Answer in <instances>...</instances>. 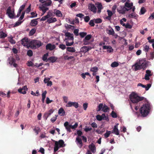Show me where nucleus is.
Masks as SVG:
<instances>
[{"label":"nucleus","mask_w":154,"mask_h":154,"mask_svg":"<svg viewBox=\"0 0 154 154\" xmlns=\"http://www.w3.org/2000/svg\"><path fill=\"white\" fill-rule=\"evenodd\" d=\"M146 65V62L145 59L139 60L135 64L132 66L135 71H137L141 69H144Z\"/></svg>","instance_id":"1"},{"label":"nucleus","mask_w":154,"mask_h":154,"mask_svg":"<svg viewBox=\"0 0 154 154\" xmlns=\"http://www.w3.org/2000/svg\"><path fill=\"white\" fill-rule=\"evenodd\" d=\"M150 108V105L149 103L143 104L140 109L141 116L143 117L146 116L148 114Z\"/></svg>","instance_id":"2"},{"label":"nucleus","mask_w":154,"mask_h":154,"mask_svg":"<svg viewBox=\"0 0 154 154\" xmlns=\"http://www.w3.org/2000/svg\"><path fill=\"white\" fill-rule=\"evenodd\" d=\"M65 36L66 38L65 39L64 41L66 42V45L68 46L72 45L74 43L73 34L67 32L65 33Z\"/></svg>","instance_id":"3"},{"label":"nucleus","mask_w":154,"mask_h":154,"mask_svg":"<svg viewBox=\"0 0 154 154\" xmlns=\"http://www.w3.org/2000/svg\"><path fill=\"white\" fill-rule=\"evenodd\" d=\"M129 98L131 101L133 103H136L143 98V97H139L137 94L134 92H133L130 95Z\"/></svg>","instance_id":"4"},{"label":"nucleus","mask_w":154,"mask_h":154,"mask_svg":"<svg viewBox=\"0 0 154 154\" xmlns=\"http://www.w3.org/2000/svg\"><path fill=\"white\" fill-rule=\"evenodd\" d=\"M55 145L54 148V152L58 150L59 149L60 147H63L65 146L64 142L62 140H60L59 141H54Z\"/></svg>","instance_id":"5"},{"label":"nucleus","mask_w":154,"mask_h":154,"mask_svg":"<svg viewBox=\"0 0 154 154\" xmlns=\"http://www.w3.org/2000/svg\"><path fill=\"white\" fill-rule=\"evenodd\" d=\"M32 40H29L27 38H25L22 39L21 40V44L24 46H26L27 47H28L31 46V42Z\"/></svg>","instance_id":"6"},{"label":"nucleus","mask_w":154,"mask_h":154,"mask_svg":"<svg viewBox=\"0 0 154 154\" xmlns=\"http://www.w3.org/2000/svg\"><path fill=\"white\" fill-rule=\"evenodd\" d=\"M6 14L10 18H13L14 16V9L9 7L7 10Z\"/></svg>","instance_id":"7"},{"label":"nucleus","mask_w":154,"mask_h":154,"mask_svg":"<svg viewBox=\"0 0 154 154\" xmlns=\"http://www.w3.org/2000/svg\"><path fill=\"white\" fill-rule=\"evenodd\" d=\"M72 106H73L76 108H77L79 106V104L77 102L69 101L66 103L65 105V106L67 107H71Z\"/></svg>","instance_id":"8"},{"label":"nucleus","mask_w":154,"mask_h":154,"mask_svg":"<svg viewBox=\"0 0 154 154\" xmlns=\"http://www.w3.org/2000/svg\"><path fill=\"white\" fill-rule=\"evenodd\" d=\"M31 42V46H34L39 47L41 46L42 45L41 42L40 41L37 40H32Z\"/></svg>","instance_id":"9"},{"label":"nucleus","mask_w":154,"mask_h":154,"mask_svg":"<svg viewBox=\"0 0 154 154\" xmlns=\"http://www.w3.org/2000/svg\"><path fill=\"white\" fill-rule=\"evenodd\" d=\"M53 15L52 12L51 11H49L47 15L43 17L41 19V21H45L46 20H48V19L50 18Z\"/></svg>","instance_id":"10"},{"label":"nucleus","mask_w":154,"mask_h":154,"mask_svg":"<svg viewBox=\"0 0 154 154\" xmlns=\"http://www.w3.org/2000/svg\"><path fill=\"white\" fill-rule=\"evenodd\" d=\"M91 35H88L86 36L83 40L84 44L85 45H88L90 44L89 40L91 38Z\"/></svg>","instance_id":"11"},{"label":"nucleus","mask_w":154,"mask_h":154,"mask_svg":"<svg viewBox=\"0 0 154 154\" xmlns=\"http://www.w3.org/2000/svg\"><path fill=\"white\" fill-rule=\"evenodd\" d=\"M15 60L12 57H10L8 60L9 63L11 66L13 65L14 67H16L17 66V64L15 63Z\"/></svg>","instance_id":"12"},{"label":"nucleus","mask_w":154,"mask_h":154,"mask_svg":"<svg viewBox=\"0 0 154 154\" xmlns=\"http://www.w3.org/2000/svg\"><path fill=\"white\" fill-rule=\"evenodd\" d=\"M119 124L118 123L116 124L113 128L112 133L115 134L116 135H119V131L118 129V126Z\"/></svg>","instance_id":"13"},{"label":"nucleus","mask_w":154,"mask_h":154,"mask_svg":"<svg viewBox=\"0 0 154 154\" xmlns=\"http://www.w3.org/2000/svg\"><path fill=\"white\" fill-rule=\"evenodd\" d=\"M132 6L133 3L128 0L125 2L124 7L126 8L127 11H128L131 8Z\"/></svg>","instance_id":"14"},{"label":"nucleus","mask_w":154,"mask_h":154,"mask_svg":"<svg viewBox=\"0 0 154 154\" xmlns=\"http://www.w3.org/2000/svg\"><path fill=\"white\" fill-rule=\"evenodd\" d=\"M126 9V8L124 6H120L117 8V11L120 14H124L127 11Z\"/></svg>","instance_id":"15"},{"label":"nucleus","mask_w":154,"mask_h":154,"mask_svg":"<svg viewBox=\"0 0 154 154\" xmlns=\"http://www.w3.org/2000/svg\"><path fill=\"white\" fill-rule=\"evenodd\" d=\"M53 12L57 17H61L63 16L62 12L58 10L54 9L53 10Z\"/></svg>","instance_id":"16"},{"label":"nucleus","mask_w":154,"mask_h":154,"mask_svg":"<svg viewBox=\"0 0 154 154\" xmlns=\"http://www.w3.org/2000/svg\"><path fill=\"white\" fill-rule=\"evenodd\" d=\"M25 13V12H22V14L19 19V21L16 23L14 24V26H18L20 24L22 23V21H20V20H22L24 18Z\"/></svg>","instance_id":"17"},{"label":"nucleus","mask_w":154,"mask_h":154,"mask_svg":"<svg viewBox=\"0 0 154 154\" xmlns=\"http://www.w3.org/2000/svg\"><path fill=\"white\" fill-rule=\"evenodd\" d=\"M88 8L91 11L94 13H96L97 12V8L94 5L92 4H90L88 6Z\"/></svg>","instance_id":"18"},{"label":"nucleus","mask_w":154,"mask_h":154,"mask_svg":"<svg viewBox=\"0 0 154 154\" xmlns=\"http://www.w3.org/2000/svg\"><path fill=\"white\" fill-rule=\"evenodd\" d=\"M28 90V88L26 86H25L22 88H20L18 90V92L23 94L26 93V91Z\"/></svg>","instance_id":"19"},{"label":"nucleus","mask_w":154,"mask_h":154,"mask_svg":"<svg viewBox=\"0 0 154 154\" xmlns=\"http://www.w3.org/2000/svg\"><path fill=\"white\" fill-rule=\"evenodd\" d=\"M95 5L98 9L97 12L99 13H100L101 12V10L103 8L102 5L101 3L97 2L95 3Z\"/></svg>","instance_id":"20"},{"label":"nucleus","mask_w":154,"mask_h":154,"mask_svg":"<svg viewBox=\"0 0 154 154\" xmlns=\"http://www.w3.org/2000/svg\"><path fill=\"white\" fill-rule=\"evenodd\" d=\"M75 142L80 148H81L82 146V143L81 139L79 137H78L76 138L75 140Z\"/></svg>","instance_id":"21"},{"label":"nucleus","mask_w":154,"mask_h":154,"mask_svg":"<svg viewBox=\"0 0 154 154\" xmlns=\"http://www.w3.org/2000/svg\"><path fill=\"white\" fill-rule=\"evenodd\" d=\"M56 46L54 45H52L51 44H47L46 46V49L47 50H49L51 51L55 48Z\"/></svg>","instance_id":"22"},{"label":"nucleus","mask_w":154,"mask_h":154,"mask_svg":"<svg viewBox=\"0 0 154 154\" xmlns=\"http://www.w3.org/2000/svg\"><path fill=\"white\" fill-rule=\"evenodd\" d=\"M39 8L40 10H41L43 12L42 15H43L48 10V8L45 7L43 5H40L39 6Z\"/></svg>","instance_id":"23"},{"label":"nucleus","mask_w":154,"mask_h":154,"mask_svg":"<svg viewBox=\"0 0 154 154\" xmlns=\"http://www.w3.org/2000/svg\"><path fill=\"white\" fill-rule=\"evenodd\" d=\"M64 125L67 131L70 132L71 131L70 129L71 128V125H69V123L67 122H66Z\"/></svg>","instance_id":"24"},{"label":"nucleus","mask_w":154,"mask_h":154,"mask_svg":"<svg viewBox=\"0 0 154 154\" xmlns=\"http://www.w3.org/2000/svg\"><path fill=\"white\" fill-rule=\"evenodd\" d=\"M105 117V114H103L102 115H97L96 118L97 119L98 121H101L102 120L104 119Z\"/></svg>","instance_id":"25"},{"label":"nucleus","mask_w":154,"mask_h":154,"mask_svg":"<svg viewBox=\"0 0 154 154\" xmlns=\"http://www.w3.org/2000/svg\"><path fill=\"white\" fill-rule=\"evenodd\" d=\"M106 32L108 34L111 35H114L115 33L113 29L110 27H109V29L106 30Z\"/></svg>","instance_id":"26"},{"label":"nucleus","mask_w":154,"mask_h":154,"mask_svg":"<svg viewBox=\"0 0 154 154\" xmlns=\"http://www.w3.org/2000/svg\"><path fill=\"white\" fill-rule=\"evenodd\" d=\"M91 49V48H88L87 46H83L81 49V51L85 53Z\"/></svg>","instance_id":"27"},{"label":"nucleus","mask_w":154,"mask_h":154,"mask_svg":"<svg viewBox=\"0 0 154 154\" xmlns=\"http://www.w3.org/2000/svg\"><path fill=\"white\" fill-rule=\"evenodd\" d=\"M98 70V68L96 66L92 67L90 69V71L93 72V75H95L96 74V72Z\"/></svg>","instance_id":"28"},{"label":"nucleus","mask_w":154,"mask_h":154,"mask_svg":"<svg viewBox=\"0 0 154 154\" xmlns=\"http://www.w3.org/2000/svg\"><path fill=\"white\" fill-rule=\"evenodd\" d=\"M65 113V111L62 108H60L58 110V113L60 116H64Z\"/></svg>","instance_id":"29"},{"label":"nucleus","mask_w":154,"mask_h":154,"mask_svg":"<svg viewBox=\"0 0 154 154\" xmlns=\"http://www.w3.org/2000/svg\"><path fill=\"white\" fill-rule=\"evenodd\" d=\"M57 19L55 17H51L48 19L47 20V22L49 23H53L57 21Z\"/></svg>","instance_id":"30"},{"label":"nucleus","mask_w":154,"mask_h":154,"mask_svg":"<svg viewBox=\"0 0 154 154\" xmlns=\"http://www.w3.org/2000/svg\"><path fill=\"white\" fill-rule=\"evenodd\" d=\"M38 19H36L32 20L30 23V25L31 26H36L38 24V21H37V20H38Z\"/></svg>","instance_id":"31"},{"label":"nucleus","mask_w":154,"mask_h":154,"mask_svg":"<svg viewBox=\"0 0 154 154\" xmlns=\"http://www.w3.org/2000/svg\"><path fill=\"white\" fill-rule=\"evenodd\" d=\"M89 149L91 150L93 152H94L96 151V149L95 146L94 144L93 143L91 144L90 145H89Z\"/></svg>","instance_id":"32"},{"label":"nucleus","mask_w":154,"mask_h":154,"mask_svg":"<svg viewBox=\"0 0 154 154\" xmlns=\"http://www.w3.org/2000/svg\"><path fill=\"white\" fill-rule=\"evenodd\" d=\"M66 50L67 51L72 53L75 51V50L73 47H68L66 48Z\"/></svg>","instance_id":"33"},{"label":"nucleus","mask_w":154,"mask_h":154,"mask_svg":"<svg viewBox=\"0 0 154 154\" xmlns=\"http://www.w3.org/2000/svg\"><path fill=\"white\" fill-rule=\"evenodd\" d=\"M57 59V57H52L49 58L48 59V60H50L51 62L53 63L55 62Z\"/></svg>","instance_id":"34"},{"label":"nucleus","mask_w":154,"mask_h":154,"mask_svg":"<svg viewBox=\"0 0 154 154\" xmlns=\"http://www.w3.org/2000/svg\"><path fill=\"white\" fill-rule=\"evenodd\" d=\"M54 112V110L52 109H50L48 112L46 113L45 114V115L46 116H47V117H48L49 116H50L52 113H53Z\"/></svg>","instance_id":"35"},{"label":"nucleus","mask_w":154,"mask_h":154,"mask_svg":"<svg viewBox=\"0 0 154 154\" xmlns=\"http://www.w3.org/2000/svg\"><path fill=\"white\" fill-rule=\"evenodd\" d=\"M149 49V47L147 45H143V50L146 52H147Z\"/></svg>","instance_id":"36"},{"label":"nucleus","mask_w":154,"mask_h":154,"mask_svg":"<svg viewBox=\"0 0 154 154\" xmlns=\"http://www.w3.org/2000/svg\"><path fill=\"white\" fill-rule=\"evenodd\" d=\"M119 64L118 62H117L115 61L111 63V66L112 67H117L119 66Z\"/></svg>","instance_id":"37"},{"label":"nucleus","mask_w":154,"mask_h":154,"mask_svg":"<svg viewBox=\"0 0 154 154\" xmlns=\"http://www.w3.org/2000/svg\"><path fill=\"white\" fill-rule=\"evenodd\" d=\"M126 19L125 18H122L120 20V23L121 25H122L123 26H125V23H124V22H125L126 21Z\"/></svg>","instance_id":"38"},{"label":"nucleus","mask_w":154,"mask_h":154,"mask_svg":"<svg viewBox=\"0 0 154 154\" xmlns=\"http://www.w3.org/2000/svg\"><path fill=\"white\" fill-rule=\"evenodd\" d=\"M109 108L108 106L106 105H104V106H103L102 110L104 112H107Z\"/></svg>","instance_id":"39"},{"label":"nucleus","mask_w":154,"mask_h":154,"mask_svg":"<svg viewBox=\"0 0 154 154\" xmlns=\"http://www.w3.org/2000/svg\"><path fill=\"white\" fill-rule=\"evenodd\" d=\"M9 41L12 44H14L15 43V41L13 39V37L12 36H10L9 37Z\"/></svg>","instance_id":"40"},{"label":"nucleus","mask_w":154,"mask_h":154,"mask_svg":"<svg viewBox=\"0 0 154 154\" xmlns=\"http://www.w3.org/2000/svg\"><path fill=\"white\" fill-rule=\"evenodd\" d=\"M36 134H38L40 131V128L38 127H35L33 129Z\"/></svg>","instance_id":"41"},{"label":"nucleus","mask_w":154,"mask_h":154,"mask_svg":"<svg viewBox=\"0 0 154 154\" xmlns=\"http://www.w3.org/2000/svg\"><path fill=\"white\" fill-rule=\"evenodd\" d=\"M63 101L64 103H66L68 102V97L66 96H63Z\"/></svg>","instance_id":"42"},{"label":"nucleus","mask_w":154,"mask_h":154,"mask_svg":"<svg viewBox=\"0 0 154 154\" xmlns=\"http://www.w3.org/2000/svg\"><path fill=\"white\" fill-rule=\"evenodd\" d=\"M36 29H32L29 32V35H33L36 32Z\"/></svg>","instance_id":"43"},{"label":"nucleus","mask_w":154,"mask_h":154,"mask_svg":"<svg viewBox=\"0 0 154 154\" xmlns=\"http://www.w3.org/2000/svg\"><path fill=\"white\" fill-rule=\"evenodd\" d=\"M146 9L144 7H142L140 10V14H144L146 12Z\"/></svg>","instance_id":"44"},{"label":"nucleus","mask_w":154,"mask_h":154,"mask_svg":"<svg viewBox=\"0 0 154 154\" xmlns=\"http://www.w3.org/2000/svg\"><path fill=\"white\" fill-rule=\"evenodd\" d=\"M94 20L95 23H100L102 22L100 18L94 19Z\"/></svg>","instance_id":"45"},{"label":"nucleus","mask_w":154,"mask_h":154,"mask_svg":"<svg viewBox=\"0 0 154 154\" xmlns=\"http://www.w3.org/2000/svg\"><path fill=\"white\" fill-rule=\"evenodd\" d=\"M52 3V2L51 0H47L45 2V5L46 6H49Z\"/></svg>","instance_id":"46"},{"label":"nucleus","mask_w":154,"mask_h":154,"mask_svg":"<svg viewBox=\"0 0 154 154\" xmlns=\"http://www.w3.org/2000/svg\"><path fill=\"white\" fill-rule=\"evenodd\" d=\"M111 133V131H106V133L104 134L105 137L106 138L108 137L110 134Z\"/></svg>","instance_id":"47"},{"label":"nucleus","mask_w":154,"mask_h":154,"mask_svg":"<svg viewBox=\"0 0 154 154\" xmlns=\"http://www.w3.org/2000/svg\"><path fill=\"white\" fill-rule=\"evenodd\" d=\"M48 53H46V54H44L42 57L43 60L44 61H46L47 59V57H48Z\"/></svg>","instance_id":"48"},{"label":"nucleus","mask_w":154,"mask_h":154,"mask_svg":"<svg viewBox=\"0 0 154 154\" xmlns=\"http://www.w3.org/2000/svg\"><path fill=\"white\" fill-rule=\"evenodd\" d=\"M111 116L113 118H117V115L116 113L114 111H112L111 112Z\"/></svg>","instance_id":"49"},{"label":"nucleus","mask_w":154,"mask_h":154,"mask_svg":"<svg viewBox=\"0 0 154 154\" xmlns=\"http://www.w3.org/2000/svg\"><path fill=\"white\" fill-rule=\"evenodd\" d=\"M59 48L63 50L66 48V47L65 45L61 44H60L59 45Z\"/></svg>","instance_id":"50"},{"label":"nucleus","mask_w":154,"mask_h":154,"mask_svg":"<svg viewBox=\"0 0 154 154\" xmlns=\"http://www.w3.org/2000/svg\"><path fill=\"white\" fill-rule=\"evenodd\" d=\"M57 116H58L57 115H55V116H54L51 118V121L52 122H54L56 120Z\"/></svg>","instance_id":"51"},{"label":"nucleus","mask_w":154,"mask_h":154,"mask_svg":"<svg viewBox=\"0 0 154 154\" xmlns=\"http://www.w3.org/2000/svg\"><path fill=\"white\" fill-rule=\"evenodd\" d=\"M103 106V104L102 103H100L98 106V109H97V111H99L101 109H102Z\"/></svg>","instance_id":"52"},{"label":"nucleus","mask_w":154,"mask_h":154,"mask_svg":"<svg viewBox=\"0 0 154 154\" xmlns=\"http://www.w3.org/2000/svg\"><path fill=\"white\" fill-rule=\"evenodd\" d=\"M50 79L49 78H45L44 80V82L45 84H47L50 81Z\"/></svg>","instance_id":"53"},{"label":"nucleus","mask_w":154,"mask_h":154,"mask_svg":"<svg viewBox=\"0 0 154 154\" xmlns=\"http://www.w3.org/2000/svg\"><path fill=\"white\" fill-rule=\"evenodd\" d=\"M52 100H50L49 98L48 97H47L46 100V103L47 104H48L52 102H53Z\"/></svg>","instance_id":"54"},{"label":"nucleus","mask_w":154,"mask_h":154,"mask_svg":"<svg viewBox=\"0 0 154 154\" xmlns=\"http://www.w3.org/2000/svg\"><path fill=\"white\" fill-rule=\"evenodd\" d=\"M86 35L87 33L86 32H81L79 33V35L82 38H83Z\"/></svg>","instance_id":"55"},{"label":"nucleus","mask_w":154,"mask_h":154,"mask_svg":"<svg viewBox=\"0 0 154 154\" xmlns=\"http://www.w3.org/2000/svg\"><path fill=\"white\" fill-rule=\"evenodd\" d=\"M32 52L31 50H29L27 52V55L30 57L32 55Z\"/></svg>","instance_id":"56"},{"label":"nucleus","mask_w":154,"mask_h":154,"mask_svg":"<svg viewBox=\"0 0 154 154\" xmlns=\"http://www.w3.org/2000/svg\"><path fill=\"white\" fill-rule=\"evenodd\" d=\"M136 16L135 14L134 13H133L131 14H130L128 15L129 17L131 18H134L136 17Z\"/></svg>","instance_id":"57"},{"label":"nucleus","mask_w":154,"mask_h":154,"mask_svg":"<svg viewBox=\"0 0 154 154\" xmlns=\"http://www.w3.org/2000/svg\"><path fill=\"white\" fill-rule=\"evenodd\" d=\"M124 26L126 28L129 29H131L132 27V26L128 23L125 24V26Z\"/></svg>","instance_id":"58"},{"label":"nucleus","mask_w":154,"mask_h":154,"mask_svg":"<svg viewBox=\"0 0 154 154\" xmlns=\"http://www.w3.org/2000/svg\"><path fill=\"white\" fill-rule=\"evenodd\" d=\"M27 65L29 66H32L33 65V63L31 61H29L27 63Z\"/></svg>","instance_id":"59"},{"label":"nucleus","mask_w":154,"mask_h":154,"mask_svg":"<svg viewBox=\"0 0 154 154\" xmlns=\"http://www.w3.org/2000/svg\"><path fill=\"white\" fill-rule=\"evenodd\" d=\"M154 19V12L151 14V15L148 18L149 20H152Z\"/></svg>","instance_id":"60"},{"label":"nucleus","mask_w":154,"mask_h":154,"mask_svg":"<svg viewBox=\"0 0 154 154\" xmlns=\"http://www.w3.org/2000/svg\"><path fill=\"white\" fill-rule=\"evenodd\" d=\"M151 86V85L150 84H148L147 85H145V87H144V88H145V89L146 91L148 90L150 88Z\"/></svg>","instance_id":"61"},{"label":"nucleus","mask_w":154,"mask_h":154,"mask_svg":"<svg viewBox=\"0 0 154 154\" xmlns=\"http://www.w3.org/2000/svg\"><path fill=\"white\" fill-rule=\"evenodd\" d=\"M7 36V35L5 33L3 32L1 33L0 35V38H2L6 37Z\"/></svg>","instance_id":"62"},{"label":"nucleus","mask_w":154,"mask_h":154,"mask_svg":"<svg viewBox=\"0 0 154 154\" xmlns=\"http://www.w3.org/2000/svg\"><path fill=\"white\" fill-rule=\"evenodd\" d=\"M47 92L46 91H44L42 94V97L45 98Z\"/></svg>","instance_id":"63"},{"label":"nucleus","mask_w":154,"mask_h":154,"mask_svg":"<svg viewBox=\"0 0 154 154\" xmlns=\"http://www.w3.org/2000/svg\"><path fill=\"white\" fill-rule=\"evenodd\" d=\"M154 58V52H152L150 53V59L152 60Z\"/></svg>","instance_id":"64"}]
</instances>
